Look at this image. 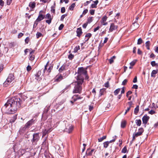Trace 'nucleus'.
<instances>
[{"instance_id":"36","label":"nucleus","mask_w":158,"mask_h":158,"mask_svg":"<svg viewBox=\"0 0 158 158\" xmlns=\"http://www.w3.org/2000/svg\"><path fill=\"white\" fill-rule=\"evenodd\" d=\"M91 35L92 34L90 33H87L85 37L88 38V39H87L86 40V41H88L89 40V38H90L91 37Z\"/></svg>"},{"instance_id":"32","label":"nucleus","mask_w":158,"mask_h":158,"mask_svg":"<svg viewBox=\"0 0 158 158\" xmlns=\"http://www.w3.org/2000/svg\"><path fill=\"white\" fill-rule=\"evenodd\" d=\"M75 4L74 3H73L69 7V9L70 10H73V9L75 6Z\"/></svg>"},{"instance_id":"13","label":"nucleus","mask_w":158,"mask_h":158,"mask_svg":"<svg viewBox=\"0 0 158 158\" xmlns=\"http://www.w3.org/2000/svg\"><path fill=\"white\" fill-rule=\"evenodd\" d=\"M76 32L77 33V36L80 37L82 33V29L81 27H79L77 28Z\"/></svg>"},{"instance_id":"29","label":"nucleus","mask_w":158,"mask_h":158,"mask_svg":"<svg viewBox=\"0 0 158 158\" xmlns=\"http://www.w3.org/2000/svg\"><path fill=\"white\" fill-rule=\"evenodd\" d=\"M120 90V88H118V89H116L114 92V94L115 95H117L118 94V93L119 92Z\"/></svg>"},{"instance_id":"50","label":"nucleus","mask_w":158,"mask_h":158,"mask_svg":"<svg viewBox=\"0 0 158 158\" xmlns=\"http://www.w3.org/2000/svg\"><path fill=\"white\" fill-rule=\"evenodd\" d=\"M127 82V80L126 79H125L122 82V85H125Z\"/></svg>"},{"instance_id":"16","label":"nucleus","mask_w":158,"mask_h":158,"mask_svg":"<svg viewBox=\"0 0 158 158\" xmlns=\"http://www.w3.org/2000/svg\"><path fill=\"white\" fill-rule=\"evenodd\" d=\"M63 79V77L61 74L58 75L56 77V81H60Z\"/></svg>"},{"instance_id":"4","label":"nucleus","mask_w":158,"mask_h":158,"mask_svg":"<svg viewBox=\"0 0 158 158\" xmlns=\"http://www.w3.org/2000/svg\"><path fill=\"white\" fill-rule=\"evenodd\" d=\"M15 78L14 74L12 73H10L9 74L8 77L6 81L3 84V85L4 87H7L10 84Z\"/></svg>"},{"instance_id":"48","label":"nucleus","mask_w":158,"mask_h":158,"mask_svg":"<svg viewBox=\"0 0 158 158\" xmlns=\"http://www.w3.org/2000/svg\"><path fill=\"white\" fill-rule=\"evenodd\" d=\"M38 21H36V20L35 21L33 25V28H35L36 27L38 24Z\"/></svg>"},{"instance_id":"5","label":"nucleus","mask_w":158,"mask_h":158,"mask_svg":"<svg viewBox=\"0 0 158 158\" xmlns=\"http://www.w3.org/2000/svg\"><path fill=\"white\" fill-rule=\"evenodd\" d=\"M40 138L39 133L34 134L33 135V139L31 140L32 144L33 145L36 144L37 142L39 140Z\"/></svg>"},{"instance_id":"28","label":"nucleus","mask_w":158,"mask_h":158,"mask_svg":"<svg viewBox=\"0 0 158 158\" xmlns=\"http://www.w3.org/2000/svg\"><path fill=\"white\" fill-rule=\"evenodd\" d=\"M106 135L98 139V141L99 142H101L104 139L106 138Z\"/></svg>"},{"instance_id":"45","label":"nucleus","mask_w":158,"mask_h":158,"mask_svg":"<svg viewBox=\"0 0 158 158\" xmlns=\"http://www.w3.org/2000/svg\"><path fill=\"white\" fill-rule=\"evenodd\" d=\"M74 57L73 55H72V54H70L68 56V58L70 60L72 59Z\"/></svg>"},{"instance_id":"26","label":"nucleus","mask_w":158,"mask_h":158,"mask_svg":"<svg viewBox=\"0 0 158 158\" xmlns=\"http://www.w3.org/2000/svg\"><path fill=\"white\" fill-rule=\"evenodd\" d=\"M133 26L134 27H135L134 29H136L138 28L139 27V24L137 23L136 21H135L133 23Z\"/></svg>"},{"instance_id":"51","label":"nucleus","mask_w":158,"mask_h":158,"mask_svg":"<svg viewBox=\"0 0 158 158\" xmlns=\"http://www.w3.org/2000/svg\"><path fill=\"white\" fill-rule=\"evenodd\" d=\"M65 11V8L64 7H62L61 8V12L62 13H64Z\"/></svg>"},{"instance_id":"18","label":"nucleus","mask_w":158,"mask_h":158,"mask_svg":"<svg viewBox=\"0 0 158 158\" xmlns=\"http://www.w3.org/2000/svg\"><path fill=\"white\" fill-rule=\"evenodd\" d=\"M29 6L32 9H33L35 6V3L34 2H31L29 3Z\"/></svg>"},{"instance_id":"14","label":"nucleus","mask_w":158,"mask_h":158,"mask_svg":"<svg viewBox=\"0 0 158 158\" xmlns=\"http://www.w3.org/2000/svg\"><path fill=\"white\" fill-rule=\"evenodd\" d=\"M40 12L41 11H40ZM40 13L38 17L36 19V21H38V22L42 20L45 18V16L42 15V14H40Z\"/></svg>"},{"instance_id":"24","label":"nucleus","mask_w":158,"mask_h":158,"mask_svg":"<svg viewBox=\"0 0 158 158\" xmlns=\"http://www.w3.org/2000/svg\"><path fill=\"white\" fill-rule=\"evenodd\" d=\"M150 44V42L149 41H147L145 43L146 47L147 48L148 50L150 49V48H149Z\"/></svg>"},{"instance_id":"57","label":"nucleus","mask_w":158,"mask_h":158,"mask_svg":"<svg viewBox=\"0 0 158 158\" xmlns=\"http://www.w3.org/2000/svg\"><path fill=\"white\" fill-rule=\"evenodd\" d=\"M109 81H107L104 84V86L106 88H108L109 87Z\"/></svg>"},{"instance_id":"39","label":"nucleus","mask_w":158,"mask_h":158,"mask_svg":"<svg viewBox=\"0 0 158 158\" xmlns=\"http://www.w3.org/2000/svg\"><path fill=\"white\" fill-rule=\"evenodd\" d=\"M48 134V133L47 131V129H45L43 132V137L45 136Z\"/></svg>"},{"instance_id":"37","label":"nucleus","mask_w":158,"mask_h":158,"mask_svg":"<svg viewBox=\"0 0 158 158\" xmlns=\"http://www.w3.org/2000/svg\"><path fill=\"white\" fill-rule=\"evenodd\" d=\"M29 60L31 61L35 59V56L32 55H29Z\"/></svg>"},{"instance_id":"27","label":"nucleus","mask_w":158,"mask_h":158,"mask_svg":"<svg viewBox=\"0 0 158 158\" xmlns=\"http://www.w3.org/2000/svg\"><path fill=\"white\" fill-rule=\"evenodd\" d=\"M139 111V106H137L134 110V113L135 114H137Z\"/></svg>"},{"instance_id":"53","label":"nucleus","mask_w":158,"mask_h":158,"mask_svg":"<svg viewBox=\"0 0 158 158\" xmlns=\"http://www.w3.org/2000/svg\"><path fill=\"white\" fill-rule=\"evenodd\" d=\"M64 27V25L63 24H60V26L59 27V30H62L63 28Z\"/></svg>"},{"instance_id":"40","label":"nucleus","mask_w":158,"mask_h":158,"mask_svg":"<svg viewBox=\"0 0 158 158\" xmlns=\"http://www.w3.org/2000/svg\"><path fill=\"white\" fill-rule=\"evenodd\" d=\"M73 129V127L72 126H71L69 127V128L68 131L69 133H70Z\"/></svg>"},{"instance_id":"33","label":"nucleus","mask_w":158,"mask_h":158,"mask_svg":"<svg viewBox=\"0 0 158 158\" xmlns=\"http://www.w3.org/2000/svg\"><path fill=\"white\" fill-rule=\"evenodd\" d=\"M109 142H108V141H106L103 143V146L104 147L106 148H107L109 145Z\"/></svg>"},{"instance_id":"58","label":"nucleus","mask_w":158,"mask_h":158,"mask_svg":"<svg viewBox=\"0 0 158 158\" xmlns=\"http://www.w3.org/2000/svg\"><path fill=\"white\" fill-rule=\"evenodd\" d=\"M88 12V10L87 9H86L82 13V14L83 15H85V14H86Z\"/></svg>"},{"instance_id":"12","label":"nucleus","mask_w":158,"mask_h":158,"mask_svg":"<svg viewBox=\"0 0 158 158\" xmlns=\"http://www.w3.org/2000/svg\"><path fill=\"white\" fill-rule=\"evenodd\" d=\"M48 63H49V61L46 64L45 66L44 69V72H43L44 73L45 70H47V68L48 67ZM52 66H50L49 67V68H48V70H47V71H48V72L49 73H50L51 72V70L52 69Z\"/></svg>"},{"instance_id":"30","label":"nucleus","mask_w":158,"mask_h":158,"mask_svg":"<svg viewBox=\"0 0 158 158\" xmlns=\"http://www.w3.org/2000/svg\"><path fill=\"white\" fill-rule=\"evenodd\" d=\"M137 61V60H134L133 61H131L130 63V66H133L134 65H135V64L136 63V62Z\"/></svg>"},{"instance_id":"23","label":"nucleus","mask_w":158,"mask_h":158,"mask_svg":"<svg viewBox=\"0 0 158 158\" xmlns=\"http://www.w3.org/2000/svg\"><path fill=\"white\" fill-rule=\"evenodd\" d=\"M157 73V71L154 70H153L151 73V77H155V74Z\"/></svg>"},{"instance_id":"6","label":"nucleus","mask_w":158,"mask_h":158,"mask_svg":"<svg viewBox=\"0 0 158 158\" xmlns=\"http://www.w3.org/2000/svg\"><path fill=\"white\" fill-rule=\"evenodd\" d=\"M35 123V120L33 119H31L30 120L28 121L25 125L24 128L25 129L29 128L30 126L32 124H34Z\"/></svg>"},{"instance_id":"31","label":"nucleus","mask_w":158,"mask_h":158,"mask_svg":"<svg viewBox=\"0 0 158 158\" xmlns=\"http://www.w3.org/2000/svg\"><path fill=\"white\" fill-rule=\"evenodd\" d=\"M143 42V40L141 38H139L138 40L137 44L138 45L141 44Z\"/></svg>"},{"instance_id":"47","label":"nucleus","mask_w":158,"mask_h":158,"mask_svg":"<svg viewBox=\"0 0 158 158\" xmlns=\"http://www.w3.org/2000/svg\"><path fill=\"white\" fill-rule=\"evenodd\" d=\"M51 0H40V2H42L44 3H48L51 1Z\"/></svg>"},{"instance_id":"41","label":"nucleus","mask_w":158,"mask_h":158,"mask_svg":"<svg viewBox=\"0 0 158 158\" xmlns=\"http://www.w3.org/2000/svg\"><path fill=\"white\" fill-rule=\"evenodd\" d=\"M127 148H126V146H125L123 148V149L122 150L121 152H122V153H125L127 152Z\"/></svg>"},{"instance_id":"11","label":"nucleus","mask_w":158,"mask_h":158,"mask_svg":"<svg viewBox=\"0 0 158 158\" xmlns=\"http://www.w3.org/2000/svg\"><path fill=\"white\" fill-rule=\"evenodd\" d=\"M94 151V149H87L86 152V155L87 156H90L93 154V152Z\"/></svg>"},{"instance_id":"62","label":"nucleus","mask_w":158,"mask_h":158,"mask_svg":"<svg viewBox=\"0 0 158 158\" xmlns=\"http://www.w3.org/2000/svg\"><path fill=\"white\" fill-rule=\"evenodd\" d=\"M133 82L134 83H136L137 82V77L136 76L133 79Z\"/></svg>"},{"instance_id":"35","label":"nucleus","mask_w":158,"mask_h":158,"mask_svg":"<svg viewBox=\"0 0 158 158\" xmlns=\"http://www.w3.org/2000/svg\"><path fill=\"white\" fill-rule=\"evenodd\" d=\"M80 49V46H76L74 49V52L75 53Z\"/></svg>"},{"instance_id":"21","label":"nucleus","mask_w":158,"mask_h":158,"mask_svg":"<svg viewBox=\"0 0 158 158\" xmlns=\"http://www.w3.org/2000/svg\"><path fill=\"white\" fill-rule=\"evenodd\" d=\"M126 121L125 120L122 121L121 123V127L122 128H124L126 126Z\"/></svg>"},{"instance_id":"8","label":"nucleus","mask_w":158,"mask_h":158,"mask_svg":"<svg viewBox=\"0 0 158 158\" xmlns=\"http://www.w3.org/2000/svg\"><path fill=\"white\" fill-rule=\"evenodd\" d=\"M45 18L48 19L46 20L45 22L46 23L49 24L52 22V18L51 17V15L50 14H47L45 16Z\"/></svg>"},{"instance_id":"2","label":"nucleus","mask_w":158,"mask_h":158,"mask_svg":"<svg viewBox=\"0 0 158 158\" xmlns=\"http://www.w3.org/2000/svg\"><path fill=\"white\" fill-rule=\"evenodd\" d=\"M84 77L85 79H88L89 78L86 69L83 67L78 68L77 80L84 81Z\"/></svg>"},{"instance_id":"61","label":"nucleus","mask_w":158,"mask_h":158,"mask_svg":"<svg viewBox=\"0 0 158 158\" xmlns=\"http://www.w3.org/2000/svg\"><path fill=\"white\" fill-rule=\"evenodd\" d=\"M89 111H91L94 109L93 106H89Z\"/></svg>"},{"instance_id":"10","label":"nucleus","mask_w":158,"mask_h":158,"mask_svg":"<svg viewBox=\"0 0 158 158\" xmlns=\"http://www.w3.org/2000/svg\"><path fill=\"white\" fill-rule=\"evenodd\" d=\"M149 119V117L147 115H145L142 118L143 123L145 124V127H146V125Z\"/></svg>"},{"instance_id":"46","label":"nucleus","mask_w":158,"mask_h":158,"mask_svg":"<svg viewBox=\"0 0 158 158\" xmlns=\"http://www.w3.org/2000/svg\"><path fill=\"white\" fill-rule=\"evenodd\" d=\"M31 67L29 65L26 68V69L28 72L30 71L31 69Z\"/></svg>"},{"instance_id":"38","label":"nucleus","mask_w":158,"mask_h":158,"mask_svg":"<svg viewBox=\"0 0 158 158\" xmlns=\"http://www.w3.org/2000/svg\"><path fill=\"white\" fill-rule=\"evenodd\" d=\"M93 17H89L88 19V23H91L93 21Z\"/></svg>"},{"instance_id":"63","label":"nucleus","mask_w":158,"mask_h":158,"mask_svg":"<svg viewBox=\"0 0 158 158\" xmlns=\"http://www.w3.org/2000/svg\"><path fill=\"white\" fill-rule=\"evenodd\" d=\"M23 35V34L22 33H19L18 35V38H19L22 37Z\"/></svg>"},{"instance_id":"9","label":"nucleus","mask_w":158,"mask_h":158,"mask_svg":"<svg viewBox=\"0 0 158 158\" xmlns=\"http://www.w3.org/2000/svg\"><path fill=\"white\" fill-rule=\"evenodd\" d=\"M107 19L106 16L105 15L103 16L100 21L101 24L103 25H106L108 23L106 22Z\"/></svg>"},{"instance_id":"42","label":"nucleus","mask_w":158,"mask_h":158,"mask_svg":"<svg viewBox=\"0 0 158 158\" xmlns=\"http://www.w3.org/2000/svg\"><path fill=\"white\" fill-rule=\"evenodd\" d=\"M151 64L154 67L157 65V64L156 63L155 61H152L151 62Z\"/></svg>"},{"instance_id":"43","label":"nucleus","mask_w":158,"mask_h":158,"mask_svg":"<svg viewBox=\"0 0 158 158\" xmlns=\"http://www.w3.org/2000/svg\"><path fill=\"white\" fill-rule=\"evenodd\" d=\"M67 16V14H65L63 15H62L61 17L60 20L63 21L65 17Z\"/></svg>"},{"instance_id":"44","label":"nucleus","mask_w":158,"mask_h":158,"mask_svg":"<svg viewBox=\"0 0 158 158\" xmlns=\"http://www.w3.org/2000/svg\"><path fill=\"white\" fill-rule=\"evenodd\" d=\"M143 131L144 130L143 128L142 127H141L139 129L138 132L141 133V134L142 135V133L143 132Z\"/></svg>"},{"instance_id":"22","label":"nucleus","mask_w":158,"mask_h":158,"mask_svg":"<svg viewBox=\"0 0 158 158\" xmlns=\"http://www.w3.org/2000/svg\"><path fill=\"white\" fill-rule=\"evenodd\" d=\"M17 118V116L16 115L14 116L12 118L10 119V122L11 123H13L15 121Z\"/></svg>"},{"instance_id":"1","label":"nucleus","mask_w":158,"mask_h":158,"mask_svg":"<svg viewBox=\"0 0 158 158\" xmlns=\"http://www.w3.org/2000/svg\"><path fill=\"white\" fill-rule=\"evenodd\" d=\"M21 101L19 98L10 99L2 107V110L8 114H14L17 111V107H20L21 106Z\"/></svg>"},{"instance_id":"49","label":"nucleus","mask_w":158,"mask_h":158,"mask_svg":"<svg viewBox=\"0 0 158 158\" xmlns=\"http://www.w3.org/2000/svg\"><path fill=\"white\" fill-rule=\"evenodd\" d=\"M134 135H135V136H136V137H137L138 136L141 135H142L141 134V133L139 132H137L136 133H134Z\"/></svg>"},{"instance_id":"64","label":"nucleus","mask_w":158,"mask_h":158,"mask_svg":"<svg viewBox=\"0 0 158 158\" xmlns=\"http://www.w3.org/2000/svg\"><path fill=\"white\" fill-rule=\"evenodd\" d=\"M91 8H96L97 7V6L94 4H92L91 6Z\"/></svg>"},{"instance_id":"7","label":"nucleus","mask_w":158,"mask_h":158,"mask_svg":"<svg viewBox=\"0 0 158 158\" xmlns=\"http://www.w3.org/2000/svg\"><path fill=\"white\" fill-rule=\"evenodd\" d=\"M72 98V99H73V101H71L70 102L71 103H73L74 102L76 101L77 100L82 99L83 97H81L78 95H75L73 96Z\"/></svg>"},{"instance_id":"19","label":"nucleus","mask_w":158,"mask_h":158,"mask_svg":"<svg viewBox=\"0 0 158 158\" xmlns=\"http://www.w3.org/2000/svg\"><path fill=\"white\" fill-rule=\"evenodd\" d=\"M65 65H63L59 69V71L60 73H62L65 70Z\"/></svg>"},{"instance_id":"52","label":"nucleus","mask_w":158,"mask_h":158,"mask_svg":"<svg viewBox=\"0 0 158 158\" xmlns=\"http://www.w3.org/2000/svg\"><path fill=\"white\" fill-rule=\"evenodd\" d=\"M30 40V38L28 37H27L26 38V39H25V41L26 43L27 44H28V42Z\"/></svg>"},{"instance_id":"59","label":"nucleus","mask_w":158,"mask_h":158,"mask_svg":"<svg viewBox=\"0 0 158 158\" xmlns=\"http://www.w3.org/2000/svg\"><path fill=\"white\" fill-rule=\"evenodd\" d=\"M132 93V92L131 91H129L126 94V96L128 97V96L130 94H131Z\"/></svg>"},{"instance_id":"15","label":"nucleus","mask_w":158,"mask_h":158,"mask_svg":"<svg viewBox=\"0 0 158 158\" xmlns=\"http://www.w3.org/2000/svg\"><path fill=\"white\" fill-rule=\"evenodd\" d=\"M117 28V26L115 25L114 23L111 24L109 31H112Z\"/></svg>"},{"instance_id":"20","label":"nucleus","mask_w":158,"mask_h":158,"mask_svg":"<svg viewBox=\"0 0 158 158\" xmlns=\"http://www.w3.org/2000/svg\"><path fill=\"white\" fill-rule=\"evenodd\" d=\"M135 123L137 126H139L141 124V121L140 119H137L135 120Z\"/></svg>"},{"instance_id":"54","label":"nucleus","mask_w":158,"mask_h":158,"mask_svg":"<svg viewBox=\"0 0 158 158\" xmlns=\"http://www.w3.org/2000/svg\"><path fill=\"white\" fill-rule=\"evenodd\" d=\"M89 12H90V14H91V15H93L94 14L95 10H93V9L90 10H89Z\"/></svg>"},{"instance_id":"3","label":"nucleus","mask_w":158,"mask_h":158,"mask_svg":"<svg viewBox=\"0 0 158 158\" xmlns=\"http://www.w3.org/2000/svg\"><path fill=\"white\" fill-rule=\"evenodd\" d=\"M84 81L79 80H77V81L74 83L75 86L73 93H79L80 94L82 89V85Z\"/></svg>"},{"instance_id":"17","label":"nucleus","mask_w":158,"mask_h":158,"mask_svg":"<svg viewBox=\"0 0 158 158\" xmlns=\"http://www.w3.org/2000/svg\"><path fill=\"white\" fill-rule=\"evenodd\" d=\"M41 71H39L35 75V76L36 77L35 79L37 80H39V77L41 75Z\"/></svg>"},{"instance_id":"25","label":"nucleus","mask_w":158,"mask_h":158,"mask_svg":"<svg viewBox=\"0 0 158 158\" xmlns=\"http://www.w3.org/2000/svg\"><path fill=\"white\" fill-rule=\"evenodd\" d=\"M105 89H105L103 88V89H101L100 90V96H101L104 94V93L105 92Z\"/></svg>"},{"instance_id":"56","label":"nucleus","mask_w":158,"mask_h":158,"mask_svg":"<svg viewBox=\"0 0 158 158\" xmlns=\"http://www.w3.org/2000/svg\"><path fill=\"white\" fill-rule=\"evenodd\" d=\"M12 0H7V4L9 5L12 2Z\"/></svg>"},{"instance_id":"60","label":"nucleus","mask_w":158,"mask_h":158,"mask_svg":"<svg viewBox=\"0 0 158 158\" xmlns=\"http://www.w3.org/2000/svg\"><path fill=\"white\" fill-rule=\"evenodd\" d=\"M4 2L2 0H0V6H3L4 5Z\"/></svg>"},{"instance_id":"34","label":"nucleus","mask_w":158,"mask_h":158,"mask_svg":"<svg viewBox=\"0 0 158 158\" xmlns=\"http://www.w3.org/2000/svg\"><path fill=\"white\" fill-rule=\"evenodd\" d=\"M42 35V34L40 32H38L36 35V38L38 39Z\"/></svg>"},{"instance_id":"55","label":"nucleus","mask_w":158,"mask_h":158,"mask_svg":"<svg viewBox=\"0 0 158 158\" xmlns=\"http://www.w3.org/2000/svg\"><path fill=\"white\" fill-rule=\"evenodd\" d=\"M155 113V112L153 110H151L148 112L149 114H154Z\"/></svg>"}]
</instances>
